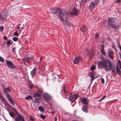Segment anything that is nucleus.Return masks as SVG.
<instances>
[{"instance_id":"f03ea898","label":"nucleus","mask_w":121,"mask_h":121,"mask_svg":"<svg viewBox=\"0 0 121 121\" xmlns=\"http://www.w3.org/2000/svg\"><path fill=\"white\" fill-rule=\"evenodd\" d=\"M59 15L60 19L63 21H66L68 18V13L62 10Z\"/></svg>"},{"instance_id":"20e7f679","label":"nucleus","mask_w":121,"mask_h":121,"mask_svg":"<svg viewBox=\"0 0 121 121\" xmlns=\"http://www.w3.org/2000/svg\"><path fill=\"white\" fill-rule=\"evenodd\" d=\"M33 58V56L29 55L26 58H22V62L24 63L26 65V62L28 63L32 61V59Z\"/></svg>"},{"instance_id":"c85d7f7f","label":"nucleus","mask_w":121,"mask_h":121,"mask_svg":"<svg viewBox=\"0 0 121 121\" xmlns=\"http://www.w3.org/2000/svg\"><path fill=\"white\" fill-rule=\"evenodd\" d=\"M65 21V24L66 26H67L68 27H69L70 26V24L68 22H67V20H66V21Z\"/></svg>"},{"instance_id":"aec40b11","label":"nucleus","mask_w":121,"mask_h":121,"mask_svg":"<svg viewBox=\"0 0 121 121\" xmlns=\"http://www.w3.org/2000/svg\"><path fill=\"white\" fill-rule=\"evenodd\" d=\"M82 110L84 112H85L87 113L88 111V108H87V106L85 105H84L83 106L82 108Z\"/></svg>"},{"instance_id":"39448f33","label":"nucleus","mask_w":121,"mask_h":121,"mask_svg":"<svg viewBox=\"0 0 121 121\" xmlns=\"http://www.w3.org/2000/svg\"><path fill=\"white\" fill-rule=\"evenodd\" d=\"M6 63L7 66L10 68L14 69L16 68L15 66L13 65V63L11 61L6 60Z\"/></svg>"},{"instance_id":"37998d69","label":"nucleus","mask_w":121,"mask_h":121,"mask_svg":"<svg viewBox=\"0 0 121 121\" xmlns=\"http://www.w3.org/2000/svg\"><path fill=\"white\" fill-rule=\"evenodd\" d=\"M29 88L31 90H32L33 89V86L32 85H30L29 86Z\"/></svg>"},{"instance_id":"f3484780","label":"nucleus","mask_w":121,"mask_h":121,"mask_svg":"<svg viewBox=\"0 0 121 121\" xmlns=\"http://www.w3.org/2000/svg\"><path fill=\"white\" fill-rule=\"evenodd\" d=\"M0 98L1 99L2 101L4 103V104H6L7 105H8V103L6 101V100L5 99L3 95L1 94L0 95Z\"/></svg>"},{"instance_id":"f8f14e48","label":"nucleus","mask_w":121,"mask_h":121,"mask_svg":"<svg viewBox=\"0 0 121 121\" xmlns=\"http://www.w3.org/2000/svg\"><path fill=\"white\" fill-rule=\"evenodd\" d=\"M73 16H76L79 14V11L75 8H74L70 13Z\"/></svg>"},{"instance_id":"6e6d98bb","label":"nucleus","mask_w":121,"mask_h":121,"mask_svg":"<svg viewBox=\"0 0 121 121\" xmlns=\"http://www.w3.org/2000/svg\"><path fill=\"white\" fill-rule=\"evenodd\" d=\"M118 46H119V45H120V43H118Z\"/></svg>"},{"instance_id":"f704fd0d","label":"nucleus","mask_w":121,"mask_h":121,"mask_svg":"<svg viewBox=\"0 0 121 121\" xmlns=\"http://www.w3.org/2000/svg\"><path fill=\"white\" fill-rule=\"evenodd\" d=\"M95 69V66L94 65H92L91 68V69L93 70Z\"/></svg>"},{"instance_id":"c03bdc74","label":"nucleus","mask_w":121,"mask_h":121,"mask_svg":"<svg viewBox=\"0 0 121 121\" xmlns=\"http://www.w3.org/2000/svg\"><path fill=\"white\" fill-rule=\"evenodd\" d=\"M98 37V35L97 34H95V39H97Z\"/></svg>"},{"instance_id":"a19ab883","label":"nucleus","mask_w":121,"mask_h":121,"mask_svg":"<svg viewBox=\"0 0 121 121\" xmlns=\"http://www.w3.org/2000/svg\"><path fill=\"white\" fill-rule=\"evenodd\" d=\"M63 90L64 91V93L65 94L67 93V92L66 91L65 89V87H64V88H63Z\"/></svg>"},{"instance_id":"a878e982","label":"nucleus","mask_w":121,"mask_h":121,"mask_svg":"<svg viewBox=\"0 0 121 121\" xmlns=\"http://www.w3.org/2000/svg\"><path fill=\"white\" fill-rule=\"evenodd\" d=\"M117 72L118 74L119 75H121V71L120 70L118 66H117Z\"/></svg>"},{"instance_id":"1a4fd4ad","label":"nucleus","mask_w":121,"mask_h":121,"mask_svg":"<svg viewBox=\"0 0 121 121\" xmlns=\"http://www.w3.org/2000/svg\"><path fill=\"white\" fill-rule=\"evenodd\" d=\"M61 9L56 8L52 9L51 10V11L52 13L57 14L59 15L60 12L61 11Z\"/></svg>"},{"instance_id":"4c0bfd02","label":"nucleus","mask_w":121,"mask_h":121,"mask_svg":"<svg viewBox=\"0 0 121 121\" xmlns=\"http://www.w3.org/2000/svg\"><path fill=\"white\" fill-rule=\"evenodd\" d=\"M17 30L14 33V35L15 36H18V34L17 33Z\"/></svg>"},{"instance_id":"13d9d810","label":"nucleus","mask_w":121,"mask_h":121,"mask_svg":"<svg viewBox=\"0 0 121 121\" xmlns=\"http://www.w3.org/2000/svg\"><path fill=\"white\" fill-rule=\"evenodd\" d=\"M42 57H40V60H42Z\"/></svg>"},{"instance_id":"6e6552de","label":"nucleus","mask_w":121,"mask_h":121,"mask_svg":"<svg viewBox=\"0 0 121 121\" xmlns=\"http://www.w3.org/2000/svg\"><path fill=\"white\" fill-rule=\"evenodd\" d=\"M113 52L111 49H109L108 50V56L112 60L114 58V57L113 55Z\"/></svg>"},{"instance_id":"f257e3e1","label":"nucleus","mask_w":121,"mask_h":121,"mask_svg":"<svg viewBox=\"0 0 121 121\" xmlns=\"http://www.w3.org/2000/svg\"><path fill=\"white\" fill-rule=\"evenodd\" d=\"M103 60L98 62V68L104 69L106 71H108L112 69V64L111 61L108 59L102 57Z\"/></svg>"},{"instance_id":"09e8293b","label":"nucleus","mask_w":121,"mask_h":121,"mask_svg":"<svg viewBox=\"0 0 121 121\" xmlns=\"http://www.w3.org/2000/svg\"><path fill=\"white\" fill-rule=\"evenodd\" d=\"M16 49V48H13L12 50V52L15 51V50Z\"/></svg>"},{"instance_id":"423d86ee","label":"nucleus","mask_w":121,"mask_h":121,"mask_svg":"<svg viewBox=\"0 0 121 121\" xmlns=\"http://www.w3.org/2000/svg\"><path fill=\"white\" fill-rule=\"evenodd\" d=\"M42 92V90H38L36 93L33 94V96L35 98L39 97L41 95Z\"/></svg>"},{"instance_id":"412c9836","label":"nucleus","mask_w":121,"mask_h":121,"mask_svg":"<svg viewBox=\"0 0 121 121\" xmlns=\"http://www.w3.org/2000/svg\"><path fill=\"white\" fill-rule=\"evenodd\" d=\"M87 54L88 55L89 57L93 55V53L91 52V49L89 50H87Z\"/></svg>"},{"instance_id":"0eeeda50","label":"nucleus","mask_w":121,"mask_h":121,"mask_svg":"<svg viewBox=\"0 0 121 121\" xmlns=\"http://www.w3.org/2000/svg\"><path fill=\"white\" fill-rule=\"evenodd\" d=\"M7 16V14L6 13L3 11L0 14V20L4 21L5 20Z\"/></svg>"},{"instance_id":"2eb2a0df","label":"nucleus","mask_w":121,"mask_h":121,"mask_svg":"<svg viewBox=\"0 0 121 121\" xmlns=\"http://www.w3.org/2000/svg\"><path fill=\"white\" fill-rule=\"evenodd\" d=\"M97 4H96L94 2H92L90 3L89 6V9L91 10H93L94 8L96 5H97Z\"/></svg>"},{"instance_id":"473e14b6","label":"nucleus","mask_w":121,"mask_h":121,"mask_svg":"<svg viewBox=\"0 0 121 121\" xmlns=\"http://www.w3.org/2000/svg\"><path fill=\"white\" fill-rule=\"evenodd\" d=\"M106 97V95H104L99 100V102H101Z\"/></svg>"},{"instance_id":"c756f323","label":"nucleus","mask_w":121,"mask_h":121,"mask_svg":"<svg viewBox=\"0 0 121 121\" xmlns=\"http://www.w3.org/2000/svg\"><path fill=\"white\" fill-rule=\"evenodd\" d=\"M39 110L42 112H43L44 111V109L41 106H40L38 108Z\"/></svg>"},{"instance_id":"49530a36","label":"nucleus","mask_w":121,"mask_h":121,"mask_svg":"<svg viewBox=\"0 0 121 121\" xmlns=\"http://www.w3.org/2000/svg\"><path fill=\"white\" fill-rule=\"evenodd\" d=\"M94 2L96 3V4H97L98 3L99 0H94Z\"/></svg>"},{"instance_id":"3c124183","label":"nucleus","mask_w":121,"mask_h":121,"mask_svg":"<svg viewBox=\"0 0 121 121\" xmlns=\"http://www.w3.org/2000/svg\"><path fill=\"white\" fill-rule=\"evenodd\" d=\"M14 110L15 111V112H16V113H17V114H18V115H19V114L18 113L17 111L16 110V109H15L14 108Z\"/></svg>"},{"instance_id":"79ce46f5","label":"nucleus","mask_w":121,"mask_h":121,"mask_svg":"<svg viewBox=\"0 0 121 121\" xmlns=\"http://www.w3.org/2000/svg\"><path fill=\"white\" fill-rule=\"evenodd\" d=\"M117 64L118 65H119L121 64V62L120 60H118L117 61Z\"/></svg>"},{"instance_id":"5fc2aeb1","label":"nucleus","mask_w":121,"mask_h":121,"mask_svg":"<svg viewBox=\"0 0 121 121\" xmlns=\"http://www.w3.org/2000/svg\"><path fill=\"white\" fill-rule=\"evenodd\" d=\"M20 28V27H19L18 26H17V28L16 29L17 30L18 29V30H19L18 28Z\"/></svg>"},{"instance_id":"b1692460","label":"nucleus","mask_w":121,"mask_h":121,"mask_svg":"<svg viewBox=\"0 0 121 121\" xmlns=\"http://www.w3.org/2000/svg\"><path fill=\"white\" fill-rule=\"evenodd\" d=\"M101 52L102 54L104 55L105 56L106 55V52L104 50V46L103 45H102L101 48Z\"/></svg>"},{"instance_id":"ddd939ff","label":"nucleus","mask_w":121,"mask_h":121,"mask_svg":"<svg viewBox=\"0 0 121 121\" xmlns=\"http://www.w3.org/2000/svg\"><path fill=\"white\" fill-rule=\"evenodd\" d=\"M15 121H25L24 117L19 114L15 118Z\"/></svg>"},{"instance_id":"c9c22d12","label":"nucleus","mask_w":121,"mask_h":121,"mask_svg":"<svg viewBox=\"0 0 121 121\" xmlns=\"http://www.w3.org/2000/svg\"><path fill=\"white\" fill-rule=\"evenodd\" d=\"M30 117V121H34L35 120V119H34V118L33 117H32L31 116H29Z\"/></svg>"},{"instance_id":"4d7b16f0","label":"nucleus","mask_w":121,"mask_h":121,"mask_svg":"<svg viewBox=\"0 0 121 121\" xmlns=\"http://www.w3.org/2000/svg\"><path fill=\"white\" fill-rule=\"evenodd\" d=\"M119 67H120V68L121 69V64L120 65H119Z\"/></svg>"},{"instance_id":"6ab92c4d","label":"nucleus","mask_w":121,"mask_h":121,"mask_svg":"<svg viewBox=\"0 0 121 121\" xmlns=\"http://www.w3.org/2000/svg\"><path fill=\"white\" fill-rule=\"evenodd\" d=\"M36 69V67H34L30 72V74L32 78H33L35 76Z\"/></svg>"},{"instance_id":"2f4dec72","label":"nucleus","mask_w":121,"mask_h":121,"mask_svg":"<svg viewBox=\"0 0 121 121\" xmlns=\"http://www.w3.org/2000/svg\"><path fill=\"white\" fill-rule=\"evenodd\" d=\"M9 115L12 117H13L14 116V113L13 112H11L9 113Z\"/></svg>"},{"instance_id":"052dcab7","label":"nucleus","mask_w":121,"mask_h":121,"mask_svg":"<svg viewBox=\"0 0 121 121\" xmlns=\"http://www.w3.org/2000/svg\"><path fill=\"white\" fill-rule=\"evenodd\" d=\"M22 28V29H24L23 27V28Z\"/></svg>"},{"instance_id":"5701e85b","label":"nucleus","mask_w":121,"mask_h":121,"mask_svg":"<svg viewBox=\"0 0 121 121\" xmlns=\"http://www.w3.org/2000/svg\"><path fill=\"white\" fill-rule=\"evenodd\" d=\"M108 23L109 25L112 24L114 22V21L113 18H109L108 20Z\"/></svg>"},{"instance_id":"7c9ffc66","label":"nucleus","mask_w":121,"mask_h":121,"mask_svg":"<svg viewBox=\"0 0 121 121\" xmlns=\"http://www.w3.org/2000/svg\"><path fill=\"white\" fill-rule=\"evenodd\" d=\"M111 26V27L112 28L114 29H116L117 27L114 24H112L110 25Z\"/></svg>"},{"instance_id":"58836bf2","label":"nucleus","mask_w":121,"mask_h":121,"mask_svg":"<svg viewBox=\"0 0 121 121\" xmlns=\"http://www.w3.org/2000/svg\"><path fill=\"white\" fill-rule=\"evenodd\" d=\"M4 29V27L3 26L0 27V31L2 32Z\"/></svg>"},{"instance_id":"cd10ccee","label":"nucleus","mask_w":121,"mask_h":121,"mask_svg":"<svg viewBox=\"0 0 121 121\" xmlns=\"http://www.w3.org/2000/svg\"><path fill=\"white\" fill-rule=\"evenodd\" d=\"M10 91V90L9 88H6L4 89V91L5 94H7L9 91Z\"/></svg>"},{"instance_id":"7ed1b4c3","label":"nucleus","mask_w":121,"mask_h":121,"mask_svg":"<svg viewBox=\"0 0 121 121\" xmlns=\"http://www.w3.org/2000/svg\"><path fill=\"white\" fill-rule=\"evenodd\" d=\"M79 97V95L77 94L73 95L71 93L69 94V101H71V102L75 101V100Z\"/></svg>"},{"instance_id":"393cba45","label":"nucleus","mask_w":121,"mask_h":121,"mask_svg":"<svg viewBox=\"0 0 121 121\" xmlns=\"http://www.w3.org/2000/svg\"><path fill=\"white\" fill-rule=\"evenodd\" d=\"M80 29L83 32L86 31L87 30L86 27L85 26H82L80 28Z\"/></svg>"},{"instance_id":"de8ad7c7","label":"nucleus","mask_w":121,"mask_h":121,"mask_svg":"<svg viewBox=\"0 0 121 121\" xmlns=\"http://www.w3.org/2000/svg\"><path fill=\"white\" fill-rule=\"evenodd\" d=\"M3 38L4 39L6 40H7V37L5 36H4Z\"/></svg>"},{"instance_id":"4be33fe9","label":"nucleus","mask_w":121,"mask_h":121,"mask_svg":"<svg viewBox=\"0 0 121 121\" xmlns=\"http://www.w3.org/2000/svg\"><path fill=\"white\" fill-rule=\"evenodd\" d=\"M13 43V41L10 39L7 40V47H9L10 45L12 44Z\"/></svg>"},{"instance_id":"a18cd8bd","label":"nucleus","mask_w":121,"mask_h":121,"mask_svg":"<svg viewBox=\"0 0 121 121\" xmlns=\"http://www.w3.org/2000/svg\"><path fill=\"white\" fill-rule=\"evenodd\" d=\"M101 82L102 83H104V78H102L101 79Z\"/></svg>"},{"instance_id":"9b49d317","label":"nucleus","mask_w":121,"mask_h":121,"mask_svg":"<svg viewBox=\"0 0 121 121\" xmlns=\"http://www.w3.org/2000/svg\"><path fill=\"white\" fill-rule=\"evenodd\" d=\"M43 98L44 100L46 101L50 100L51 99V95L45 93L43 96Z\"/></svg>"},{"instance_id":"bb28decb","label":"nucleus","mask_w":121,"mask_h":121,"mask_svg":"<svg viewBox=\"0 0 121 121\" xmlns=\"http://www.w3.org/2000/svg\"><path fill=\"white\" fill-rule=\"evenodd\" d=\"M25 99L27 100L30 99H32L33 98L30 95H29L25 98Z\"/></svg>"},{"instance_id":"680f3d73","label":"nucleus","mask_w":121,"mask_h":121,"mask_svg":"<svg viewBox=\"0 0 121 121\" xmlns=\"http://www.w3.org/2000/svg\"><path fill=\"white\" fill-rule=\"evenodd\" d=\"M21 30H20V32H21Z\"/></svg>"},{"instance_id":"9d476101","label":"nucleus","mask_w":121,"mask_h":121,"mask_svg":"<svg viewBox=\"0 0 121 121\" xmlns=\"http://www.w3.org/2000/svg\"><path fill=\"white\" fill-rule=\"evenodd\" d=\"M82 59V57L80 56L76 57L74 59L73 61V63L74 64H78Z\"/></svg>"},{"instance_id":"dca6fc26","label":"nucleus","mask_w":121,"mask_h":121,"mask_svg":"<svg viewBox=\"0 0 121 121\" xmlns=\"http://www.w3.org/2000/svg\"><path fill=\"white\" fill-rule=\"evenodd\" d=\"M6 96L8 98L9 101L10 102V103L12 105H14V102L12 99L11 96L9 95H7Z\"/></svg>"},{"instance_id":"72a5a7b5","label":"nucleus","mask_w":121,"mask_h":121,"mask_svg":"<svg viewBox=\"0 0 121 121\" xmlns=\"http://www.w3.org/2000/svg\"><path fill=\"white\" fill-rule=\"evenodd\" d=\"M42 119H44L46 117V116L45 115H43L42 114H41L40 115Z\"/></svg>"},{"instance_id":"e433bc0d","label":"nucleus","mask_w":121,"mask_h":121,"mask_svg":"<svg viewBox=\"0 0 121 121\" xmlns=\"http://www.w3.org/2000/svg\"><path fill=\"white\" fill-rule=\"evenodd\" d=\"M13 39L14 41H16L18 40V38L17 37H14L13 38Z\"/></svg>"},{"instance_id":"8fccbe9b","label":"nucleus","mask_w":121,"mask_h":121,"mask_svg":"<svg viewBox=\"0 0 121 121\" xmlns=\"http://www.w3.org/2000/svg\"><path fill=\"white\" fill-rule=\"evenodd\" d=\"M117 0V3H119L121 2V0Z\"/></svg>"},{"instance_id":"a211bd4d","label":"nucleus","mask_w":121,"mask_h":121,"mask_svg":"<svg viewBox=\"0 0 121 121\" xmlns=\"http://www.w3.org/2000/svg\"><path fill=\"white\" fill-rule=\"evenodd\" d=\"M80 101L82 102L83 104L85 105H87L88 103L87 102V100L86 99L84 98H81L80 99Z\"/></svg>"},{"instance_id":"bf43d9fd","label":"nucleus","mask_w":121,"mask_h":121,"mask_svg":"<svg viewBox=\"0 0 121 121\" xmlns=\"http://www.w3.org/2000/svg\"><path fill=\"white\" fill-rule=\"evenodd\" d=\"M114 71V70H112V72H113Z\"/></svg>"},{"instance_id":"4468645a","label":"nucleus","mask_w":121,"mask_h":121,"mask_svg":"<svg viewBox=\"0 0 121 121\" xmlns=\"http://www.w3.org/2000/svg\"><path fill=\"white\" fill-rule=\"evenodd\" d=\"M89 76L91 78V83L92 80H94L95 78L97 77V75L95 74L94 73H89Z\"/></svg>"},{"instance_id":"603ef678","label":"nucleus","mask_w":121,"mask_h":121,"mask_svg":"<svg viewBox=\"0 0 121 121\" xmlns=\"http://www.w3.org/2000/svg\"><path fill=\"white\" fill-rule=\"evenodd\" d=\"M57 120V118L56 117L55 118L54 121H56Z\"/></svg>"},{"instance_id":"864d4df0","label":"nucleus","mask_w":121,"mask_h":121,"mask_svg":"<svg viewBox=\"0 0 121 121\" xmlns=\"http://www.w3.org/2000/svg\"><path fill=\"white\" fill-rule=\"evenodd\" d=\"M118 47L119 48L121 51V46L120 45H119V46H118Z\"/></svg>"},{"instance_id":"ea45409f","label":"nucleus","mask_w":121,"mask_h":121,"mask_svg":"<svg viewBox=\"0 0 121 121\" xmlns=\"http://www.w3.org/2000/svg\"><path fill=\"white\" fill-rule=\"evenodd\" d=\"M0 61L3 62H4V59L2 57H0Z\"/></svg>"}]
</instances>
